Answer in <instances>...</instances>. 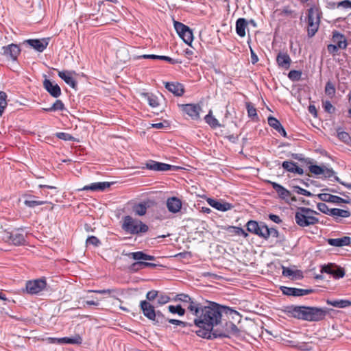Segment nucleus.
I'll return each mask as SVG.
<instances>
[{
	"label": "nucleus",
	"mask_w": 351,
	"mask_h": 351,
	"mask_svg": "<svg viewBox=\"0 0 351 351\" xmlns=\"http://www.w3.org/2000/svg\"><path fill=\"white\" fill-rule=\"evenodd\" d=\"M265 226L266 225L264 223H261L259 224L257 221L254 220L249 221L246 224L248 232L262 238H263Z\"/></svg>",
	"instance_id": "16"
},
{
	"label": "nucleus",
	"mask_w": 351,
	"mask_h": 351,
	"mask_svg": "<svg viewBox=\"0 0 351 351\" xmlns=\"http://www.w3.org/2000/svg\"><path fill=\"white\" fill-rule=\"evenodd\" d=\"M321 272L330 274L335 278H341L345 276L344 269L332 263L323 265Z\"/></svg>",
	"instance_id": "12"
},
{
	"label": "nucleus",
	"mask_w": 351,
	"mask_h": 351,
	"mask_svg": "<svg viewBox=\"0 0 351 351\" xmlns=\"http://www.w3.org/2000/svg\"><path fill=\"white\" fill-rule=\"evenodd\" d=\"M58 76L71 88L75 89L77 86V82L71 77L69 71H59Z\"/></svg>",
	"instance_id": "30"
},
{
	"label": "nucleus",
	"mask_w": 351,
	"mask_h": 351,
	"mask_svg": "<svg viewBox=\"0 0 351 351\" xmlns=\"http://www.w3.org/2000/svg\"><path fill=\"white\" fill-rule=\"evenodd\" d=\"M350 212L348 210H343L340 208H331L330 215L337 219V217L348 218L350 216Z\"/></svg>",
	"instance_id": "35"
},
{
	"label": "nucleus",
	"mask_w": 351,
	"mask_h": 351,
	"mask_svg": "<svg viewBox=\"0 0 351 351\" xmlns=\"http://www.w3.org/2000/svg\"><path fill=\"white\" fill-rule=\"evenodd\" d=\"M43 86L45 90L53 97L57 98L61 95L60 86L48 79L43 81Z\"/></svg>",
	"instance_id": "19"
},
{
	"label": "nucleus",
	"mask_w": 351,
	"mask_h": 351,
	"mask_svg": "<svg viewBox=\"0 0 351 351\" xmlns=\"http://www.w3.org/2000/svg\"><path fill=\"white\" fill-rule=\"evenodd\" d=\"M337 7H343L344 8H351V1L349 0H344L337 3Z\"/></svg>",
	"instance_id": "64"
},
{
	"label": "nucleus",
	"mask_w": 351,
	"mask_h": 351,
	"mask_svg": "<svg viewBox=\"0 0 351 351\" xmlns=\"http://www.w3.org/2000/svg\"><path fill=\"white\" fill-rule=\"evenodd\" d=\"M207 202L210 206L219 211L225 212L233 208V206L230 203L225 202L222 200L215 199L213 198H208Z\"/></svg>",
	"instance_id": "18"
},
{
	"label": "nucleus",
	"mask_w": 351,
	"mask_h": 351,
	"mask_svg": "<svg viewBox=\"0 0 351 351\" xmlns=\"http://www.w3.org/2000/svg\"><path fill=\"white\" fill-rule=\"evenodd\" d=\"M282 275L286 277H289L292 280L299 279L303 277L302 274L300 271H293L290 268L282 267Z\"/></svg>",
	"instance_id": "33"
},
{
	"label": "nucleus",
	"mask_w": 351,
	"mask_h": 351,
	"mask_svg": "<svg viewBox=\"0 0 351 351\" xmlns=\"http://www.w3.org/2000/svg\"><path fill=\"white\" fill-rule=\"evenodd\" d=\"M47 286L45 278L29 280L26 282V290L28 293L37 294L44 290Z\"/></svg>",
	"instance_id": "9"
},
{
	"label": "nucleus",
	"mask_w": 351,
	"mask_h": 351,
	"mask_svg": "<svg viewBox=\"0 0 351 351\" xmlns=\"http://www.w3.org/2000/svg\"><path fill=\"white\" fill-rule=\"evenodd\" d=\"M326 241L330 245L335 247L348 246L351 244V238L348 236L337 239H328Z\"/></svg>",
	"instance_id": "27"
},
{
	"label": "nucleus",
	"mask_w": 351,
	"mask_h": 351,
	"mask_svg": "<svg viewBox=\"0 0 351 351\" xmlns=\"http://www.w3.org/2000/svg\"><path fill=\"white\" fill-rule=\"evenodd\" d=\"M176 300L182 302L191 313L197 312L198 309L197 308H198V303L199 302L197 299L191 298L189 295L181 293L177 295Z\"/></svg>",
	"instance_id": "10"
},
{
	"label": "nucleus",
	"mask_w": 351,
	"mask_h": 351,
	"mask_svg": "<svg viewBox=\"0 0 351 351\" xmlns=\"http://www.w3.org/2000/svg\"><path fill=\"white\" fill-rule=\"evenodd\" d=\"M143 268H145L144 261H141V260L132 263L130 267V269L132 271H137Z\"/></svg>",
	"instance_id": "54"
},
{
	"label": "nucleus",
	"mask_w": 351,
	"mask_h": 351,
	"mask_svg": "<svg viewBox=\"0 0 351 351\" xmlns=\"http://www.w3.org/2000/svg\"><path fill=\"white\" fill-rule=\"evenodd\" d=\"M167 321H168V322L170 323V324H174V325L180 326L182 327H186V326H193V324H191L190 323H188V322H182V321H180V320H178V319H167Z\"/></svg>",
	"instance_id": "51"
},
{
	"label": "nucleus",
	"mask_w": 351,
	"mask_h": 351,
	"mask_svg": "<svg viewBox=\"0 0 351 351\" xmlns=\"http://www.w3.org/2000/svg\"><path fill=\"white\" fill-rule=\"evenodd\" d=\"M296 166V163L293 161H284L282 164V167L287 171L293 173L294 167Z\"/></svg>",
	"instance_id": "50"
},
{
	"label": "nucleus",
	"mask_w": 351,
	"mask_h": 351,
	"mask_svg": "<svg viewBox=\"0 0 351 351\" xmlns=\"http://www.w3.org/2000/svg\"><path fill=\"white\" fill-rule=\"evenodd\" d=\"M317 197L322 202L335 203L340 204L341 203L349 204L350 202V198L343 199L341 197L328 194L326 193H319Z\"/></svg>",
	"instance_id": "15"
},
{
	"label": "nucleus",
	"mask_w": 351,
	"mask_h": 351,
	"mask_svg": "<svg viewBox=\"0 0 351 351\" xmlns=\"http://www.w3.org/2000/svg\"><path fill=\"white\" fill-rule=\"evenodd\" d=\"M317 207L320 212L328 215H330L331 208H329L328 206L325 203H318L317 204Z\"/></svg>",
	"instance_id": "53"
},
{
	"label": "nucleus",
	"mask_w": 351,
	"mask_h": 351,
	"mask_svg": "<svg viewBox=\"0 0 351 351\" xmlns=\"http://www.w3.org/2000/svg\"><path fill=\"white\" fill-rule=\"evenodd\" d=\"M181 108L183 112L186 113L193 119H198L199 118V112L201 107L197 104H183L181 105Z\"/></svg>",
	"instance_id": "17"
},
{
	"label": "nucleus",
	"mask_w": 351,
	"mask_h": 351,
	"mask_svg": "<svg viewBox=\"0 0 351 351\" xmlns=\"http://www.w3.org/2000/svg\"><path fill=\"white\" fill-rule=\"evenodd\" d=\"M247 22L244 18H239L236 22V32L240 37L245 36V28L247 27Z\"/></svg>",
	"instance_id": "31"
},
{
	"label": "nucleus",
	"mask_w": 351,
	"mask_h": 351,
	"mask_svg": "<svg viewBox=\"0 0 351 351\" xmlns=\"http://www.w3.org/2000/svg\"><path fill=\"white\" fill-rule=\"evenodd\" d=\"M205 121L213 128L220 127L221 125L218 120L212 115V110L204 117Z\"/></svg>",
	"instance_id": "37"
},
{
	"label": "nucleus",
	"mask_w": 351,
	"mask_h": 351,
	"mask_svg": "<svg viewBox=\"0 0 351 351\" xmlns=\"http://www.w3.org/2000/svg\"><path fill=\"white\" fill-rule=\"evenodd\" d=\"M7 95L3 91H0V117L2 116L7 106Z\"/></svg>",
	"instance_id": "42"
},
{
	"label": "nucleus",
	"mask_w": 351,
	"mask_h": 351,
	"mask_svg": "<svg viewBox=\"0 0 351 351\" xmlns=\"http://www.w3.org/2000/svg\"><path fill=\"white\" fill-rule=\"evenodd\" d=\"M314 215H318V213L309 208L298 207L295 214V222L300 227L315 225L319 223V219Z\"/></svg>",
	"instance_id": "2"
},
{
	"label": "nucleus",
	"mask_w": 351,
	"mask_h": 351,
	"mask_svg": "<svg viewBox=\"0 0 351 351\" xmlns=\"http://www.w3.org/2000/svg\"><path fill=\"white\" fill-rule=\"evenodd\" d=\"M158 291L156 290H152L147 293L146 294V298L148 300V302H152L154 300H157Z\"/></svg>",
	"instance_id": "58"
},
{
	"label": "nucleus",
	"mask_w": 351,
	"mask_h": 351,
	"mask_svg": "<svg viewBox=\"0 0 351 351\" xmlns=\"http://www.w3.org/2000/svg\"><path fill=\"white\" fill-rule=\"evenodd\" d=\"M1 51L0 54L3 56L7 60L15 62L18 60V56L20 55L21 49L19 45L11 43L3 46Z\"/></svg>",
	"instance_id": "7"
},
{
	"label": "nucleus",
	"mask_w": 351,
	"mask_h": 351,
	"mask_svg": "<svg viewBox=\"0 0 351 351\" xmlns=\"http://www.w3.org/2000/svg\"><path fill=\"white\" fill-rule=\"evenodd\" d=\"M325 93L330 97H332L335 94V86L330 81H328L326 84Z\"/></svg>",
	"instance_id": "46"
},
{
	"label": "nucleus",
	"mask_w": 351,
	"mask_h": 351,
	"mask_svg": "<svg viewBox=\"0 0 351 351\" xmlns=\"http://www.w3.org/2000/svg\"><path fill=\"white\" fill-rule=\"evenodd\" d=\"M337 136L344 143H348L351 139L348 133L343 131H337Z\"/></svg>",
	"instance_id": "56"
},
{
	"label": "nucleus",
	"mask_w": 351,
	"mask_h": 351,
	"mask_svg": "<svg viewBox=\"0 0 351 351\" xmlns=\"http://www.w3.org/2000/svg\"><path fill=\"white\" fill-rule=\"evenodd\" d=\"M158 60H165L172 64L181 63V61H180L178 60L173 59V58H171L169 56H158Z\"/></svg>",
	"instance_id": "60"
},
{
	"label": "nucleus",
	"mask_w": 351,
	"mask_h": 351,
	"mask_svg": "<svg viewBox=\"0 0 351 351\" xmlns=\"http://www.w3.org/2000/svg\"><path fill=\"white\" fill-rule=\"evenodd\" d=\"M281 290L283 294L295 297L303 296L314 292V289H303L287 287H282Z\"/></svg>",
	"instance_id": "14"
},
{
	"label": "nucleus",
	"mask_w": 351,
	"mask_h": 351,
	"mask_svg": "<svg viewBox=\"0 0 351 351\" xmlns=\"http://www.w3.org/2000/svg\"><path fill=\"white\" fill-rule=\"evenodd\" d=\"M325 178H329L332 176H334L335 172L332 169H329L326 167H324V172L322 173Z\"/></svg>",
	"instance_id": "62"
},
{
	"label": "nucleus",
	"mask_w": 351,
	"mask_h": 351,
	"mask_svg": "<svg viewBox=\"0 0 351 351\" xmlns=\"http://www.w3.org/2000/svg\"><path fill=\"white\" fill-rule=\"evenodd\" d=\"M302 76V72L297 70H291L288 74V77L292 81H299Z\"/></svg>",
	"instance_id": "47"
},
{
	"label": "nucleus",
	"mask_w": 351,
	"mask_h": 351,
	"mask_svg": "<svg viewBox=\"0 0 351 351\" xmlns=\"http://www.w3.org/2000/svg\"><path fill=\"white\" fill-rule=\"evenodd\" d=\"M140 307L143 315L147 319L152 321L154 324L162 326L166 323L167 318L165 315L159 311H156L154 306L148 301H141Z\"/></svg>",
	"instance_id": "3"
},
{
	"label": "nucleus",
	"mask_w": 351,
	"mask_h": 351,
	"mask_svg": "<svg viewBox=\"0 0 351 351\" xmlns=\"http://www.w3.org/2000/svg\"><path fill=\"white\" fill-rule=\"evenodd\" d=\"M32 197V195H25L24 196V204L29 208H34L37 206H40L47 203V201H40V200H30V198Z\"/></svg>",
	"instance_id": "36"
},
{
	"label": "nucleus",
	"mask_w": 351,
	"mask_h": 351,
	"mask_svg": "<svg viewBox=\"0 0 351 351\" xmlns=\"http://www.w3.org/2000/svg\"><path fill=\"white\" fill-rule=\"evenodd\" d=\"M64 109V105L61 100H56L54 104L49 108V110H63Z\"/></svg>",
	"instance_id": "55"
},
{
	"label": "nucleus",
	"mask_w": 351,
	"mask_h": 351,
	"mask_svg": "<svg viewBox=\"0 0 351 351\" xmlns=\"http://www.w3.org/2000/svg\"><path fill=\"white\" fill-rule=\"evenodd\" d=\"M182 40L183 41L191 45L193 40V32H192V30L189 28L186 29V32H184L182 35H181V36H180Z\"/></svg>",
	"instance_id": "40"
},
{
	"label": "nucleus",
	"mask_w": 351,
	"mask_h": 351,
	"mask_svg": "<svg viewBox=\"0 0 351 351\" xmlns=\"http://www.w3.org/2000/svg\"><path fill=\"white\" fill-rule=\"evenodd\" d=\"M122 229L131 234H141L147 232L149 227L141 221L127 215L123 218Z\"/></svg>",
	"instance_id": "4"
},
{
	"label": "nucleus",
	"mask_w": 351,
	"mask_h": 351,
	"mask_svg": "<svg viewBox=\"0 0 351 351\" xmlns=\"http://www.w3.org/2000/svg\"><path fill=\"white\" fill-rule=\"evenodd\" d=\"M146 168L157 171H174L179 169L177 166L170 165L166 163L150 160L146 163Z\"/></svg>",
	"instance_id": "13"
},
{
	"label": "nucleus",
	"mask_w": 351,
	"mask_h": 351,
	"mask_svg": "<svg viewBox=\"0 0 351 351\" xmlns=\"http://www.w3.org/2000/svg\"><path fill=\"white\" fill-rule=\"evenodd\" d=\"M246 108L248 114V117L252 118L253 120H258V117L256 113V109L251 103L246 104Z\"/></svg>",
	"instance_id": "41"
},
{
	"label": "nucleus",
	"mask_w": 351,
	"mask_h": 351,
	"mask_svg": "<svg viewBox=\"0 0 351 351\" xmlns=\"http://www.w3.org/2000/svg\"><path fill=\"white\" fill-rule=\"evenodd\" d=\"M326 303L337 308H346L351 306V301L348 300H327Z\"/></svg>",
	"instance_id": "34"
},
{
	"label": "nucleus",
	"mask_w": 351,
	"mask_h": 351,
	"mask_svg": "<svg viewBox=\"0 0 351 351\" xmlns=\"http://www.w3.org/2000/svg\"><path fill=\"white\" fill-rule=\"evenodd\" d=\"M322 12L319 8L311 7L308 10L307 23H308V36L311 38L315 36L318 31Z\"/></svg>",
	"instance_id": "5"
},
{
	"label": "nucleus",
	"mask_w": 351,
	"mask_h": 351,
	"mask_svg": "<svg viewBox=\"0 0 351 351\" xmlns=\"http://www.w3.org/2000/svg\"><path fill=\"white\" fill-rule=\"evenodd\" d=\"M150 205L151 202L149 201L139 203L134 206V212L138 216L145 215L147 212V209L150 207Z\"/></svg>",
	"instance_id": "32"
},
{
	"label": "nucleus",
	"mask_w": 351,
	"mask_h": 351,
	"mask_svg": "<svg viewBox=\"0 0 351 351\" xmlns=\"http://www.w3.org/2000/svg\"><path fill=\"white\" fill-rule=\"evenodd\" d=\"M267 121H268V124L271 128L275 129L276 131H278L282 126V124L280 123V121L274 117H271V116L269 117L267 119Z\"/></svg>",
	"instance_id": "45"
},
{
	"label": "nucleus",
	"mask_w": 351,
	"mask_h": 351,
	"mask_svg": "<svg viewBox=\"0 0 351 351\" xmlns=\"http://www.w3.org/2000/svg\"><path fill=\"white\" fill-rule=\"evenodd\" d=\"M169 300H170L169 297L167 296V295H165V294L158 295V294L157 303L159 305H162V304L167 303L169 301Z\"/></svg>",
	"instance_id": "59"
},
{
	"label": "nucleus",
	"mask_w": 351,
	"mask_h": 351,
	"mask_svg": "<svg viewBox=\"0 0 351 351\" xmlns=\"http://www.w3.org/2000/svg\"><path fill=\"white\" fill-rule=\"evenodd\" d=\"M25 43H27L33 49L39 52H43L47 47L49 44V38H44L42 40L39 39H29L26 40Z\"/></svg>",
	"instance_id": "20"
},
{
	"label": "nucleus",
	"mask_w": 351,
	"mask_h": 351,
	"mask_svg": "<svg viewBox=\"0 0 351 351\" xmlns=\"http://www.w3.org/2000/svg\"><path fill=\"white\" fill-rule=\"evenodd\" d=\"M111 184H112V182H95L92 183L90 185H87L83 187V191H104L107 188H109Z\"/></svg>",
	"instance_id": "28"
},
{
	"label": "nucleus",
	"mask_w": 351,
	"mask_h": 351,
	"mask_svg": "<svg viewBox=\"0 0 351 351\" xmlns=\"http://www.w3.org/2000/svg\"><path fill=\"white\" fill-rule=\"evenodd\" d=\"M143 96L147 99L149 105L152 108L158 106L159 102L156 95L149 93H143Z\"/></svg>",
	"instance_id": "38"
},
{
	"label": "nucleus",
	"mask_w": 351,
	"mask_h": 351,
	"mask_svg": "<svg viewBox=\"0 0 351 351\" xmlns=\"http://www.w3.org/2000/svg\"><path fill=\"white\" fill-rule=\"evenodd\" d=\"M292 188H293V192H295L298 194L303 195H305L307 197L313 196V194L310 191H308L306 189H304L298 186H293Z\"/></svg>",
	"instance_id": "49"
},
{
	"label": "nucleus",
	"mask_w": 351,
	"mask_h": 351,
	"mask_svg": "<svg viewBox=\"0 0 351 351\" xmlns=\"http://www.w3.org/2000/svg\"><path fill=\"white\" fill-rule=\"evenodd\" d=\"M4 239L14 245H21L25 242L23 229H16L12 232H5Z\"/></svg>",
	"instance_id": "8"
},
{
	"label": "nucleus",
	"mask_w": 351,
	"mask_h": 351,
	"mask_svg": "<svg viewBox=\"0 0 351 351\" xmlns=\"http://www.w3.org/2000/svg\"><path fill=\"white\" fill-rule=\"evenodd\" d=\"M268 182L272 186L273 189L276 191L280 198L285 200L288 202L289 197H291V193L285 189L282 185L271 181Z\"/></svg>",
	"instance_id": "22"
},
{
	"label": "nucleus",
	"mask_w": 351,
	"mask_h": 351,
	"mask_svg": "<svg viewBox=\"0 0 351 351\" xmlns=\"http://www.w3.org/2000/svg\"><path fill=\"white\" fill-rule=\"evenodd\" d=\"M308 322H319L326 317L328 311L327 308L308 306Z\"/></svg>",
	"instance_id": "11"
},
{
	"label": "nucleus",
	"mask_w": 351,
	"mask_h": 351,
	"mask_svg": "<svg viewBox=\"0 0 351 351\" xmlns=\"http://www.w3.org/2000/svg\"><path fill=\"white\" fill-rule=\"evenodd\" d=\"M86 244L87 246L93 245L95 247H98L99 245H101V241L97 237L95 236H90L87 238L86 241Z\"/></svg>",
	"instance_id": "48"
},
{
	"label": "nucleus",
	"mask_w": 351,
	"mask_h": 351,
	"mask_svg": "<svg viewBox=\"0 0 351 351\" xmlns=\"http://www.w3.org/2000/svg\"><path fill=\"white\" fill-rule=\"evenodd\" d=\"M309 171L315 175H321L324 172V167L313 165L309 166Z\"/></svg>",
	"instance_id": "52"
},
{
	"label": "nucleus",
	"mask_w": 351,
	"mask_h": 351,
	"mask_svg": "<svg viewBox=\"0 0 351 351\" xmlns=\"http://www.w3.org/2000/svg\"><path fill=\"white\" fill-rule=\"evenodd\" d=\"M332 40L340 49H346L348 46L347 40L345 36L338 31L332 32Z\"/></svg>",
	"instance_id": "23"
},
{
	"label": "nucleus",
	"mask_w": 351,
	"mask_h": 351,
	"mask_svg": "<svg viewBox=\"0 0 351 351\" xmlns=\"http://www.w3.org/2000/svg\"><path fill=\"white\" fill-rule=\"evenodd\" d=\"M167 207L168 210L172 213H178L182 208L181 200L176 197H171L167 200Z\"/></svg>",
	"instance_id": "25"
},
{
	"label": "nucleus",
	"mask_w": 351,
	"mask_h": 351,
	"mask_svg": "<svg viewBox=\"0 0 351 351\" xmlns=\"http://www.w3.org/2000/svg\"><path fill=\"white\" fill-rule=\"evenodd\" d=\"M56 136L62 140L64 141H73L74 137L72 136L71 134L65 132H58Z\"/></svg>",
	"instance_id": "57"
},
{
	"label": "nucleus",
	"mask_w": 351,
	"mask_h": 351,
	"mask_svg": "<svg viewBox=\"0 0 351 351\" xmlns=\"http://www.w3.org/2000/svg\"><path fill=\"white\" fill-rule=\"evenodd\" d=\"M173 25H174V28L176 30L179 36H181V35H182V34L184 32H186L187 29L189 28L188 26L185 25L184 24H183L180 22H178V21H174Z\"/></svg>",
	"instance_id": "43"
},
{
	"label": "nucleus",
	"mask_w": 351,
	"mask_h": 351,
	"mask_svg": "<svg viewBox=\"0 0 351 351\" xmlns=\"http://www.w3.org/2000/svg\"><path fill=\"white\" fill-rule=\"evenodd\" d=\"M339 49V48L337 45L333 44H330L327 46L328 51L332 55L336 54Z\"/></svg>",
	"instance_id": "63"
},
{
	"label": "nucleus",
	"mask_w": 351,
	"mask_h": 351,
	"mask_svg": "<svg viewBox=\"0 0 351 351\" xmlns=\"http://www.w3.org/2000/svg\"><path fill=\"white\" fill-rule=\"evenodd\" d=\"M285 311L289 317L308 322L309 312L307 306H289Z\"/></svg>",
	"instance_id": "6"
},
{
	"label": "nucleus",
	"mask_w": 351,
	"mask_h": 351,
	"mask_svg": "<svg viewBox=\"0 0 351 351\" xmlns=\"http://www.w3.org/2000/svg\"><path fill=\"white\" fill-rule=\"evenodd\" d=\"M270 236L273 237H278L279 232L277 229L274 228H268L267 226H265L263 238L267 239Z\"/></svg>",
	"instance_id": "39"
},
{
	"label": "nucleus",
	"mask_w": 351,
	"mask_h": 351,
	"mask_svg": "<svg viewBox=\"0 0 351 351\" xmlns=\"http://www.w3.org/2000/svg\"><path fill=\"white\" fill-rule=\"evenodd\" d=\"M51 342L58 344H81L82 339L79 335H75V336L69 337L53 338L51 339Z\"/></svg>",
	"instance_id": "21"
},
{
	"label": "nucleus",
	"mask_w": 351,
	"mask_h": 351,
	"mask_svg": "<svg viewBox=\"0 0 351 351\" xmlns=\"http://www.w3.org/2000/svg\"><path fill=\"white\" fill-rule=\"evenodd\" d=\"M165 88L174 95L180 97L184 93V88L182 84L178 82H165Z\"/></svg>",
	"instance_id": "24"
},
{
	"label": "nucleus",
	"mask_w": 351,
	"mask_h": 351,
	"mask_svg": "<svg viewBox=\"0 0 351 351\" xmlns=\"http://www.w3.org/2000/svg\"><path fill=\"white\" fill-rule=\"evenodd\" d=\"M323 107H324L325 111H326L328 113H332L335 110L334 106L332 105V104L329 101H326L323 102Z\"/></svg>",
	"instance_id": "61"
},
{
	"label": "nucleus",
	"mask_w": 351,
	"mask_h": 351,
	"mask_svg": "<svg viewBox=\"0 0 351 351\" xmlns=\"http://www.w3.org/2000/svg\"><path fill=\"white\" fill-rule=\"evenodd\" d=\"M169 311L171 313H177L180 316H182L185 314V309L182 307L181 305L173 306L170 305L168 307Z\"/></svg>",
	"instance_id": "44"
},
{
	"label": "nucleus",
	"mask_w": 351,
	"mask_h": 351,
	"mask_svg": "<svg viewBox=\"0 0 351 351\" xmlns=\"http://www.w3.org/2000/svg\"><path fill=\"white\" fill-rule=\"evenodd\" d=\"M197 308V312H193L191 314L195 316L194 324L199 328L195 331L199 337L206 339L228 337L226 332H219L214 329V327L221 322L223 313L236 311L208 300L204 302H199Z\"/></svg>",
	"instance_id": "1"
},
{
	"label": "nucleus",
	"mask_w": 351,
	"mask_h": 351,
	"mask_svg": "<svg viewBox=\"0 0 351 351\" xmlns=\"http://www.w3.org/2000/svg\"><path fill=\"white\" fill-rule=\"evenodd\" d=\"M291 61V58L287 53L280 52L276 57L278 66L286 69L289 68Z\"/></svg>",
	"instance_id": "29"
},
{
	"label": "nucleus",
	"mask_w": 351,
	"mask_h": 351,
	"mask_svg": "<svg viewBox=\"0 0 351 351\" xmlns=\"http://www.w3.org/2000/svg\"><path fill=\"white\" fill-rule=\"evenodd\" d=\"M122 254L127 256L129 258H131L136 261H141V260L154 261V260H156L155 256L148 255L141 251L135 252H129V253H125L124 252H123Z\"/></svg>",
	"instance_id": "26"
}]
</instances>
